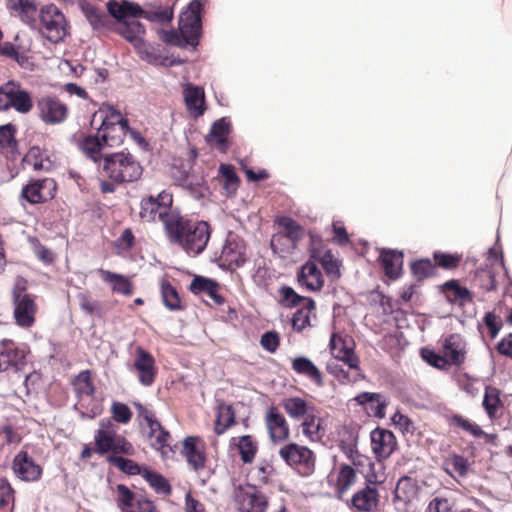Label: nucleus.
Returning a JSON list of instances; mask_svg holds the SVG:
<instances>
[{
	"label": "nucleus",
	"mask_w": 512,
	"mask_h": 512,
	"mask_svg": "<svg viewBox=\"0 0 512 512\" xmlns=\"http://www.w3.org/2000/svg\"><path fill=\"white\" fill-rule=\"evenodd\" d=\"M211 226L206 221L192 220L181 213L169 224L166 237L169 242L183 249L190 256L201 254L211 237Z\"/></svg>",
	"instance_id": "f257e3e1"
},
{
	"label": "nucleus",
	"mask_w": 512,
	"mask_h": 512,
	"mask_svg": "<svg viewBox=\"0 0 512 512\" xmlns=\"http://www.w3.org/2000/svg\"><path fill=\"white\" fill-rule=\"evenodd\" d=\"M207 0H193L179 17V32L160 30V39L176 47L197 46L202 32V11Z\"/></svg>",
	"instance_id": "f03ea898"
},
{
	"label": "nucleus",
	"mask_w": 512,
	"mask_h": 512,
	"mask_svg": "<svg viewBox=\"0 0 512 512\" xmlns=\"http://www.w3.org/2000/svg\"><path fill=\"white\" fill-rule=\"evenodd\" d=\"M136 409L138 426L144 439L150 447L167 457L173 452L171 447L172 436L170 432L158 420L154 410L143 405L141 402H133Z\"/></svg>",
	"instance_id": "7ed1b4c3"
},
{
	"label": "nucleus",
	"mask_w": 512,
	"mask_h": 512,
	"mask_svg": "<svg viewBox=\"0 0 512 512\" xmlns=\"http://www.w3.org/2000/svg\"><path fill=\"white\" fill-rule=\"evenodd\" d=\"M142 173L140 161L128 151L110 153L103 157V176L118 185L133 183L140 179Z\"/></svg>",
	"instance_id": "20e7f679"
},
{
	"label": "nucleus",
	"mask_w": 512,
	"mask_h": 512,
	"mask_svg": "<svg viewBox=\"0 0 512 512\" xmlns=\"http://www.w3.org/2000/svg\"><path fill=\"white\" fill-rule=\"evenodd\" d=\"M97 119L101 122L97 131L104 144L108 147L121 145L129 130L128 120L112 106L101 107L95 112L92 123Z\"/></svg>",
	"instance_id": "39448f33"
},
{
	"label": "nucleus",
	"mask_w": 512,
	"mask_h": 512,
	"mask_svg": "<svg viewBox=\"0 0 512 512\" xmlns=\"http://www.w3.org/2000/svg\"><path fill=\"white\" fill-rule=\"evenodd\" d=\"M94 451L100 455L112 453L117 455H132L133 445L118 433V426L111 419L103 418L99 422V428L94 434Z\"/></svg>",
	"instance_id": "423d86ee"
},
{
	"label": "nucleus",
	"mask_w": 512,
	"mask_h": 512,
	"mask_svg": "<svg viewBox=\"0 0 512 512\" xmlns=\"http://www.w3.org/2000/svg\"><path fill=\"white\" fill-rule=\"evenodd\" d=\"M173 196L162 191L156 197L149 196L140 203L139 217L144 222L159 221L163 224L164 232L169 230V224L176 220L180 212L172 208Z\"/></svg>",
	"instance_id": "0eeeda50"
},
{
	"label": "nucleus",
	"mask_w": 512,
	"mask_h": 512,
	"mask_svg": "<svg viewBox=\"0 0 512 512\" xmlns=\"http://www.w3.org/2000/svg\"><path fill=\"white\" fill-rule=\"evenodd\" d=\"M278 454L285 464L301 477H310L316 471L317 456L305 445L290 442L283 445Z\"/></svg>",
	"instance_id": "6e6552de"
},
{
	"label": "nucleus",
	"mask_w": 512,
	"mask_h": 512,
	"mask_svg": "<svg viewBox=\"0 0 512 512\" xmlns=\"http://www.w3.org/2000/svg\"><path fill=\"white\" fill-rule=\"evenodd\" d=\"M37 22L40 33L52 43H59L67 34L66 18L54 4H47L40 8Z\"/></svg>",
	"instance_id": "1a4fd4ad"
},
{
	"label": "nucleus",
	"mask_w": 512,
	"mask_h": 512,
	"mask_svg": "<svg viewBox=\"0 0 512 512\" xmlns=\"http://www.w3.org/2000/svg\"><path fill=\"white\" fill-rule=\"evenodd\" d=\"M15 323L23 328L29 329L36 322L38 305L36 296L26 292L25 282H17L12 290Z\"/></svg>",
	"instance_id": "9d476101"
},
{
	"label": "nucleus",
	"mask_w": 512,
	"mask_h": 512,
	"mask_svg": "<svg viewBox=\"0 0 512 512\" xmlns=\"http://www.w3.org/2000/svg\"><path fill=\"white\" fill-rule=\"evenodd\" d=\"M33 107L30 92L23 89L19 82L11 80L0 86V111L14 109L20 114H28Z\"/></svg>",
	"instance_id": "9b49d317"
},
{
	"label": "nucleus",
	"mask_w": 512,
	"mask_h": 512,
	"mask_svg": "<svg viewBox=\"0 0 512 512\" xmlns=\"http://www.w3.org/2000/svg\"><path fill=\"white\" fill-rule=\"evenodd\" d=\"M309 237L308 251L310 258L315 263H320L326 275L332 280L339 279L341 277V261L327 248V245L319 235L310 232Z\"/></svg>",
	"instance_id": "f8f14e48"
},
{
	"label": "nucleus",
	"mask_w": 512,
	"mask_h": 512,
	"mask_svg": "<svg viewBox=\"0 0 512 512\" xmlns=\"http://www.w3.org/2000/svg\"><path fill=\"white\" fill-rule=\"evenodd\" d=\"M36 111L39 119L46 125H58L69 116V107L58 96L42 95L36 100Z\"/></svg>",
	"instance_id": "ddd939ff"
},
{
	"label": "nucleus",
	"mask_w": 512,
	"mask_h": 512,
	"mask_svg": "<svg viewBox=\"0 0 512 512\" xmlns=\"http://www.w3.org/2000/svg\"><path fill=\"white\" fill-rule=\"evenodd\" d=\"M57 192V183L53 178L30 180L21 189L20 198L28 203L44 204L52 200Z\"/></svg>",
	"instance_id": "4468645a"
},
{
	"label": "nucleus",
	"mask_w": 512,
	"mask_h": 512,
	"mask_svg": "<svg viewBox=\"0 0 512 512\" xmlns=\"http://www.w3.org/2000/svg\"><path fill=\"white\" fill-rule=\"evenodd\" d=\"M235 501L240 512H266L269 505L268 497L251 484L235 490Z\"/></svg>",
	"instance_id": "2eb2a0df"
},
{
	"label": "nucleus",
	"mask_w": 512,
	"mask_h": 512,
	"mask_svg": "<svg viewBox=\"0 0 512 512\" xmlns=\"http://www.w3.org/2000/svg\"><path fill=\"white\" fill-rule=\"evenodd\" d=\"M116 492L121 512H159L151 500L135 494L124 484H118Z\"/></svg>",
	"instance_id": "dca6fc26"
},
{
	"label": "nucleus",
	"mask_w": 512,
	"mask_h": 512,
	"mask_svg": "<svg viewBox=\"0 0 512 512\" xmlns=\"http://www.w3.org/2000/svg\"><path fill=\"white\" fill-rule=\"evenodd\" d=\"M141 55H149L148 45L144 39L146 35L145 26L138 20H128L116 23L113 29Z\"/></svg>",
	"instance_id": "f3484780"
},
{
	"label": "nucleus",
	"mask_w": 512,
	"mask_h": 512,
	"mask_svg": "<svg viewBox=\"0 0 512 512\" xmlns=\"http://www.w3.org/2000/svg\"><path fill=\"white\" fill-rule=\"evenodd\" d=\"M332 356L349 368H357L360 359L355 353V343L351 337L333 333L329 341Z\"/></svg>",
	"instance_id": "a211bd4d"
},
{
	"label": "nucleus",
	"mask_w": 512,
	"mask_h": 512,
	"mask_svg": "<svg viewBox=\"0 0 512 512\" xmlns=\"http://www.w3.org/2000/svg\"><path fill=\"white\" fill-rule=\"evenodd\" d=\"M79 7L95 32L106 34L113 31L116 22L101 7L87 0L80 1Z\"/></svg>",
	"instance_id": "6ab92c4d"
},
{
	"label": "nucleus",
	"mask_w": 512,
	"mask_h": 512,
	"mask_svg": "<svg viewBox=\"0 0 512 512\" xmlns=\"http://www.w3.org/2000/svg\"><path fill=\"white\" fill-rule=\"evenodd\" d=\"M264 420L273 443H284L290 438V427L287 419L277 407L270 406L265 413Z\"/></svg>",
	"instance_id": "aec40b11"
},
{
	"label": "nucleus",
	"mask_w": 512,
	"mask_h": 512,
	"mask_svg": "<svg viewBox=\"0 0 512 512\" xmlns=\"http://www.w3.org/2000/svg\"><path fill=\"white\" fill-rule=\"evenodd\" d=\"M12 471L17 478L26 482H36L41 479L43 474V468L25 450H21L15 455Z\"/></svg>",
	"instance_id": "412c9836"
},
{
	"label": "nucleus",
	"mask_w": 512,
	"mask_h": 512,
	"mask_svg": "<svg viewBox=\"0 0 512 512\" xmlns=\"http://www.w3.org/2000/svg\"><path fill=\"white\" fill-rule=\"evenodd\" d=\"M371 449L378 461L386 460L397 448V440L390 430L377 427L370 433Z\"/></svg>",
	"instance_id": "4be33fe9"
},
{
	"label": "nucleus",
	"mask_w": 512,
	"mask_h": 512,
	"mask_svg": "<svg viewBox=\"0 0 512 512\" xmlns=\"http://www.w3.org/2000/svg\"><path fill=\"white\" fill-rule=\"evenodd\" d=\"M0 344V373L9 369L21 370L26 364L25 350L17 347L11 339H3Z\"/></svg>",
	"instance_id": "5701e85b"
},
{
	"label": "nucleus",
	"mask_w": 512,
	"mask_h": 512,
	"mask_svg": "<svg viewBox=\"0 0 512 512\" xmlns=\"http://www.w3.org/2000/svg\"><path fill=\"white\" fill-rule=\"evenodd\" d=\"M229 451L239 456L243 464H252L259 451V443L253 435L234 436L229 441Z\"/></svg>",
	"instance_id": "b1692460"
},
{
	"label": "nucleus",
	"mask_w": 512,
	"mask_h": 512,
	"mask_svg": "<svg viewBox=\"0 0 512 512\" xmlns=\"http://www.w3.org/2000/svg\"><path fill=\"white\" fill-rule=\"evenodd\" d=\"M134 368L138 372L139 382L143 386L148 387L154 383L157 375L155 358L142 347H137L135 350Z\"/></svg>",
	"instance_id": "393cba45"
},
{
	"label": "nucleus",
	"mask_w": 512,
	"mask_h": 512,
	"mask_svg": "<svg viewBox=\"0 0 512 512\" xmlns=\"http://www.w3.org/2000/svg\"><path fill=\"white\" fill-rule=\"evenodd\" d=\"M297 282L302 287L311 292H319L324 287V278L317 263L309 259L301 266L297 274Z\"/></svg>",
	"instance_id": "a878e982"
},
{
	"label": "nucleus",
	"mask_w": 512,
	"mask_h": 512,
	"mask_svg": "<svg viewBox=\"0 0 512 512\" xmlns=\"http://www.w3.org/2000/svg\"><path fill=\"white\" fill-rule=\"evenodd\" d=\"M182 454L194 471L205 467V444L199 437H186L183 441Z\"/></svg>",
	"instance_id": "bb28decb"
},
{
	"label": "nucleus",
	"mask_w": 512,
	"mask_h": 512,
	"mask_svg": "<svg viewBox=\"0 0 512 512\" xmlns=\"http://www.w3.org/2000/svg\"><path fill=\"white\" fill-rule=\"evenodd\" d=\"M379 502L378 489L374 484H367L354 493L350 500V506L358 512H373L377 510Z\"/></svg>",
	"instance_id": "cd10ccee"
},
{
	"label": "nucleus",
	"mask_w": 512,
	"mask_h": 512,
	"mask_svg": "<svg viewBox=\"0 0 512 512\" xmlns=\"http://www.w3.org/2000/svg\"><path fill=\"white\" fill-rule=\"evenodd\" d=\"M299 428L302 435L310 442H321L326 435L324 420L317 407L300 420Z\"/></svg>",
	"instance_id": "c85d7f7f"
},
{
	"label": "nucleus",
	"mask_w": 512,
	"mask_h": 512,
	"mask_svg": "<svg viewBox=\"0 0 512 512\" xmlns=\"http://www.w3.org/2000/svg\"><path fill=\"white\" fill-rule=\"evenodd\" d=\"M442 353L449 361V366H461L466 359V343L461 335L450 334L442 342Z\"/></svg>",
	"instance_id": "c756f323"
},
{
	"label": "nucleus",
	"mask_w": 512,
	"mask_h": 512,
	"mask_svg": "<svg viewBox=\"0 0 512 512\" xmlns=\"http://www.w3.org/2000/svg\"><path fill=\"white\" fill-rule=\"evenodd\" d=\"M97 273L102 281L110 287L112 293L125 297H130L134 294L135 286L131 277L103 268L98 269Z\"/></svg>",
	"instance_id": "7c9ffc66"
},
{
	"label": "nucleus",
	"mask_w": 512,
	"mask_h": 512,
	"mask_svg": "<svg viewBox=\"0 0 512 512\" xmlns=\"http://www.w3.org/2000/svg\"><path fill=\"white\" fill-rule=\"evenodd\" d=\"M383 272L391 280L400 278L403 274L404 254L395 249H382L378 258Z\"/></svg>",
	"instance_id": "2f4dec72"
},
{
	"label": "nucleus",
	"mask_w": 512,
	"mask_h": 512,
	"mask_svg": "<svg viewBox=\"0 0 512 512\" xmlns=\"http://www.w3.org/2000/svg\"><path fill=\"white\" fill-rule=\"evenodd\" d=\"M107 13L116 23L128 21V17H142L146 16L144 11L139 4L129 2L127 0L119 3L117 0H109L106 4Z\"/></svg>",
	"instance_id": "473e14b6"
},
{
	"label": "nucleus",
	"mask_w": 512,
	"mask_h": 512,
	"mask_svg": "<svg viewBox=\"0 0 512 512\" xmlns=\"http://www.w3.org/2000/svg\"><path fill=\"white\" fill-rule=\"evenodd\" d=\"M441 291L446 300L452 305L465 307L467 304L473 303V293L456 279L448 280L442 284Z\"/></svg>",
	"instance_id": "72a5a7b5"
},
{
	"label": "nucleus",
	"mask_w": 512,
	"mask_h": 512,
	"mask_svg": "<svg viewBox=\"0 0 512 512\" xmlns=\"http://www.w3.org/2000/svg\"><path fill=\"white\" fill-rule=\"evenodd\" d=\"M74 141L79 149L93 162H98L103 158L102 149L106 144L101 140L98 132L95 135L78 133L74 135Z\"/></svg>",
	"instance_id": "f704fd0d"
},
{
	"label": "nucleus",
	"mask_w": 512,
	"mask_h": 512,
	"mask_svg": "<svg viewBox=\"0 0 512 512\" xmlns=\"http://www.w3.org/2000/svg\"><path fill=\"white\" fill-rule=\"evenodd\" d=\"M231 132V123L226 118H221L212 124L210 132L206 136V142L221 152L229 148L228 136Z\"/></svg>",
	"instance_id": "c9c22d12"
},
{
	"label": "nucleus",
	"mask_w": 512,
	"mask_h": 512,
	"mask_svg": "<svg viewBox=\"0 0 512 512\" xmlns=\"http://www.w3.org/2000/svg\"><path fill=\"white\" fill-rule=\"evenodd\" d=\"M280 405L285 413L295 421H300L316 407L312 402L300 396L285 397L281 400Z\"/></svg>",
	"instance_id": "e433bc0d"
},
{
	"label": "nucleus",
	"mask_w": 512,
	"mask_h": 512,
	"mask_svg": "<svg viewBox=\"0 0 512 512\" xmlns=\"http://www.w3.org/2000/svg\"><path fill=\"white\" fill-rule=\"evenodd\" d=\"M16 132L17 128L12 123L0 126V153L10 160L19 156Z\"/></svg>",
	"instance_id": "4c0bfd02"
},
{
	"label": "nucleus",
	"mask_w": 512,
	"mask_h": 512,
	"mask_svg": "<svg viewBox=\"0 0 512 512\" xmlns=\"http://www.w3.org/2000/svg\"><path fill=\"white\" fill-rule=\"evenodd\" d=\"M236 424V411L233 405L224 401L219 402L216 407L215 434L222 435Z\"/></svg>",
	"instance_id": "58836bf2"
},
{
	"label": "nucleus",
	"mask_w": 512,
	"mask_h": 512,
	"mask_svg": "<svg viewBox=\"0 0 512 512\" xmlns=\"http://www.w3.org/2000/svg\"><path fill=\"white\" fill-rule=\"evenodd\" d=\"M291 367L293 371L299 375L305 376L316 386H324V379L321 371L307 357L298 356L292 359Z\"/></svg>",
	"instance_id": "ea45409f"
},
{
	"label": "nucleus",
	"mask_w": 512,
	"mask_h": 512,
	"mask_svg": "<svg viewBox=\"0 0 512 512\" xmlns=\"http://www.w3.org/2000/svg\"><path fill=\"white\" fill-rule=\"evenodd\" d=\"M219 288V284L216 281L202 276H195L189 286V290L193 294L206 293L215 304L222 305L225 299L219 293Z\"/></svg>",
	"instance_id": "a19ab883"
},
{
	"label": "nucleus",
	"mask_w": 512,
	"mask_h": 512,
	"mask_svg": "<svg viewBox=\"0 0 512 512\" xmlns=\"http://www.w3.org/2000/svg\"><path fill=\"white\" fill-rule=\"evenodd\" d=\"M186 108L193 118L202 116L206 110L204 90L197 86H188L184 89Z\"/></svg>",
	"instance_id": "79ce46f5"
},
{
	"label": "nucleus",
	"mask_w": 512,
	"mask_h": 512,
	"mask_svg": "<svg viewBox=\"0 0 512 512\" xmlns=\"http://www.w3.org/2000/svg\"><path fill=\"white\" fill-rule=\"evenodd\" d=\"M7 9L17 14L28 25L37 23V5L33 0H7Z\"/></svg>",
	"instance_id": "37998d69"
},
{
	"label": "nucleus",
	"mask_w": 512,
	"mask_h": 512,
	"mask_svg": "<svg viewBox=\"0 0 512 512\" xmlns=\"http://www.w3.org/2000/svg\"><path fill=\"white\" fill-rule=\"evenodd\" d=\"M355 401L362 406H366V410L374 417L382 419L385 417V409L387 401L380 393L363 392L355 397Z\"/></svg>",
	"instance_id": "c03bdc74"
},
{
	"label": "nucleus",
	"mask_w": 512,
	"mask_h": 512,
	"mask_svg": "<svg viewBox=\"0 0 512 512\" xmlns=\"http://www.w3.org/2000/svg\"><path fill=\"white\" fill-rule=\"evenodd\" d=\"M417 481L411 477H401L394 490V502H402L404 504L411 503L418 495Z\"/></svg>",
	"instance_id": "a18cd8bd"
},
{
	"label": "nucleus",
	"mask_w": 512,
	"mask_h": 512,
	"mask_svg": "<svg viewBox=\"0 0 512 512\" xmlns=\"http://www.w3.org/2000/svg\"><path fill=\"white\" fill-rule=\"evenodd\" d=\"M316 303L313 299L307 300L300 306L292 316L291 324L294 331L301 333L304 329L311 327V316H315Z\"/></svg>",
	"instance_id": "49530a36"
},
{
	"label": "nucleus",
	"mask_w": 512,
	"mask_h": 512,
	"mask_svg": "<svg viewBox=\"0 0 512 512\" xmlns=\"http://www.w3.org/2000/svg\"><path fill=\"white\" fill-rule=\"evenodd\" d=\"M326 371L332 375L340 384H350L359 381L362 378L360 364L357 368H349L346 370L337 362H329L326 365Z\"/></svg>",
	"instance_id": "de8ad7c7"
},
{
	"label": "nucleus",
	"mask_w": 512,
	"mask_h": 512,
	"mask_svg": "<svg viewBox=\"0 0 512 512\" xmlns=\"http://www.w3.org/2000/svg\"><path fill=\"white\" fill-rule=\"evenodd\" d=\"M156 494L169 496L172 493V487L169 481L160 473L150 469L144 470L142 477Z\"/></svg>",
	"instance_id": "09e8293b"
},
{
	"label": "nucleus",
	"mask_w": 512,
	"mask_h": 512,
	"mask_svg": "<svg viewBox=\"0 0 512 512\" xmlns=\"http://www.w3.org/2000/svg\"><path fill=\"white\" fill-rule=\"evenodd\" d=\"M357 480V473L354 468L348 464H342L339 468L336 492L338 498L342 499L343 495L355 484Z\"/></svg>",
	"instance_id": "8fccbe9b"
},
{
	"label": "nucleus",
	"mask_w": 512,
	"mask_h": 512,
	"mask_svg": "<svg viewBox=\"0 0 512 512\" xmlns=\"http://www.w3.org/2000/svg\"><path fill=\"white\" fill-rule=\"evenodd\" d=\"M270 247L275 254L281 258L292 255L298 247V243L279 232L275 233L270 240Z\"/></svg>",
	"instance_id": "3c124183"
},
{
	"label": "nucleus",
	"mask_w": 512,
	"mask_h": 512,
	"mask_svg": "<svg viewBox=\"0 0 512 512\" xmlns=\"http://www.w3.org/2000/svg\"><path fill=\"white\" fill-rule=\"evenodd\" d=\"M482 404L490 419L497 418L498 411L503 407L500 390L494 386H486Z\"/></svg>",
	"instance_id": "603ef678"
},
{
	"label": "nucleus",
	"mask_w": 512,
	"mask_h": 512,
	"mask_svg": "<svg viewBox=\"0 0 512 512\" xmlns=\"http://www.w3.org/2000/svg\"><path fill=\"white\" fill-rule=\"evenodd\" d=\"M71 384L78 397L92 396L95 393V386L93 383L91 370H83L76 375Z\"/></svg>",
	"instance_id": "864d4df0"
},
{
	"label": "nucleus",
	"mask_w": 512,
	"mask_h": 512,
	"mask_svg": "<svg viewBox=\"0 0 512 512\" xmlns=\"http://www.w3.org/2000/svg\"><path fill=\"white\" fill-rule=\"evenodd\" d=\"M277 225L281 228L279 233L284 234L288 238L294 240L299 244V241L304 237V228L294 219L288 216H281L276 219Z\"/></svg>",
	"instance_id": "5fc2aeb1"
},
{
	"label": "nucleus",
	"mask_w": 512,
	"mask_h": 512,
	"mask_svg": "<svg viewBox=\"0 0 512 512\" xmlns=\"http://www.w3.org/2000/svg\"><path fill=\"white\" fill-rule=\"evenodd\" d=\"M221 261L229 268H238L244 265L246 259L235 243H226L220 255Z\"/></svg>",
	"instance_id": "6e6d98bb"
},
{
	"label": "nucleus",
	"mask_w": 512,
	"mask_h": 512,
	"mask_svg": "<svg viewBox=\"0 0 512 512\" xmlns=\"http://www.w3.org/2000/svg\"><path fill=\"white\" fill-rule=\"evenodd\" d=\"M472 286L478 288L482 293L495 291V275L490 269H477L472 278Z\"/></svg>",
	"instance_id": "4d7b16f0"
},
{
	"label": "nucleus",
	"mask_w": 512,
	"mask_h": 512,
	"mask_svg": "<svg viewBox=\"0 0 512 512\" xmlns=\"http://www.w3.org/2000/svg\"><path fill=\"white\" fill-rule=\"evenodd\" d=\"M443 465L445 472L452 477H454L453 472L456 473L459 477H466L468 475V459L461 455L452 454L444 460Z\"/></svg>",
	"instance_id": "13d9d810"
},
{
	"label": "nucleus",
	"mask_w": 512,
	"mask_h": 512,
	"mask_svg": "<svg viewBox=\"0 0 512 512\" xmlns=\"http://www.w3.org/2000/svg\"><path fill=\"white\" fill-rule=\"evenodd\" d=\"M410 270L414 278L417 281H422L426 278L436 275V265L428 258L418 259L411 262Z\"/></svg>",
	"instance_id": "bf43d9fd"
},
{
	"label": "nucleus",
	"mask_w": 512,
	"mask_h": 512,
	"mask_svg": "<svg viewBox=\"0 0 512 512\" xmlns=\"http://www.w3.org/2000/svg\"><path fill=\"white\" fill-rule=\"evenodd\" d=\"M279 303L286 308H295L298 306H302L307 302V300H311L310 297H305L299 295L292 287L290 286H282L279 288Z\"/></svg>",
	"instance_id": "052dcab7"
},
{
	"label": "nucleus",
	"mask_w": 512,
	"mask_h": 512,
	"mask_svg": "<svg viewBox=\"0 0 512 512\" xmlns=\"http://www.w3.org/2000/svg\"><path fill=\"white\" fill-rule=\"evenodd\" d=\"M161 297L164 305L171 311L182 310L181 299L177 289L168 281L161 283Z\"/></svg>",
	"instance_id": "680f3d73"
},
{
	"label": "nucleus",
	"mask_w": 512,
	"mask_h": 512,
	"mask_svg": "<svg viewBox=\"0 0 512 512\" xmlns=\"http://www.w3.org/2000/svg\"><path fill=\"white\" fill-rule=\"evenodd\" d=\"M434 264L444 270H454L459 267L463 260L462 254L459 253H445L435 251L433 253Z\"/></svg>",
	"instance_id": "e2e57ef3"
},
{
	"label": "nucleus",
	"mask_w": 512,
	"mask_h": 512,
	"mask_svg": "<svg viewBox=\"0 0 512 512\" xmlns=\"http://www.w3.org/2000/svg\"><path fill=\"white\" fill-rule=\"evenodd\" d=\"M108 461L129 475H141L143 477L144 470L147 469V466H140L134 460L119 455L109 456Z\"/></svg>",
	"instance_id": "0e129e2a"
},
{
	"label": "nucleus",
	"mask_w": 512,
	"mask_h": 512,
	"mask_svg": "<svg viewBox=\"0 0 512 512\" xmlns=\"http://www.w3.org/2000/svg\"><path fill=\"white\" fill-rule=\"evenodd\" d=\"M14 489L6 478H0V512H12L14 507Z\"/></svg>",
	"instance_id": "69168bd1"
},
{
	"label": "nucleus",
	"mask_w": 512,
	"mask_h": 512,
	"mask_svg": "<svg viewBox=\"0 0 512 512\" xmlns=\"http://www.w3.org/2000/svg\"><path fill=\"white\" fill-rule=\"evenodd\" d=\"M111 420L113 423L128 424L133 416L131 409L127 404L114 401L110 408Z\"/></svg>",
	"instance_id": "338daca9"
},
{
	"label": "nucleus",
	"mask_w": 512,
	"mask_h": 512,
	"mask_svg": "<svg viewBox=\"0 0 512 512\" xmlns=\"http://www.w3.org/2000/svg\"><path fill=\"white\" fill-rule=\"evenodd\" d=\"M219 172L224 178V188L229 193H235L238 189L240 180L235 172L234 167L230 164H221L219 167Z\"/></svg>",
	"instance_id": "774afa93"
}]
</instances>
